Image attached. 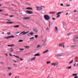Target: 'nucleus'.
I'll use <instances>...</instances> for the list:
<instances>
[{"label":"nucleus","instance_id":"obj_1","mask_svg":"<svg viewBox=\"0 0 78 78\" xmlns=\"http://www.w3.org/2000/svg\"><path fill=\"white\" fill-rule=\"evenodd\" d=\"M44 18L46 20H50V17H49V16L48 15H44Z\"/></svg>","mask_w":78,"mask_h":78},{"label":"nucleus","instance_id":"obj_2","mask_svg":"<svg viewBox=\"0 0 78 78\" xmlns=\"http://www.w3.org/2000/svg\"><path fill=\"white\" fill-rule=\"evenodd\" d=\"M36 57H33L29 59L28 61H35V59H36Z\"/></svg>","mask_w":78,"mask_h":78},{"label":"nucleus","instance_id":"obj_3","mask_svg":"<svg viewBox=\"0 0 78 78\" xmlns=\"http://www.w3.org/2000/svg\"><path fill=\"white\" fill-rule=\"evenodd\" d=\"M59 47H62L63 48H64V43H60L59 45Z\"/></svg>","mask_w":78,"mask_h":78},{"label":"nucleus","instance_id":"obj_4","mask_svg":"<svg viewBox=\"0 0 78 78\" xmlns=\"http://www.w3.org/2000/svg\"><path fill=\"white\" fill-rule=\"evenodd\" d=\"M29 32V31L25 32V31H23V32H22L21 33H20V34H21L22 35H25V34H27Z\"/></svg>","mask_w":78,"mask_h":78},{"label":"nucleus","instance_id":"obj_5","mask_svg":"<svg viewBox=\"0 0 78 78\" xmlns=\"http://www.w3.org/2000/svg\"><path fill=\"white\" fill-rule=\"evenodd\" d=\"M27 14H33V12H32L31 11H26Z\"/></svg>","mask_w":78,"mask_h":78},{"label":"nucleus","instance_id":"obj_6","mask_svg":"<svg viewBox=\"0 0 78 78\" xmlns=\"http://www.w3.org/2000/svg\"><path fill=\"white\" fill-rule=\"evenodd\" d=\"M7 50L9 51V52H12L13 51V49L12 48H9L7 49Z\"/></svg>","mask_w":78,"mask_h":78},{"label":"nucleus","instance_id":"obj_7","mask_svg":"<svg viewBox=\"0 0 78 78\" xmlns=\"http://www.w3.org/2000/svg\"><path fill=\"white\" fill-rule=\"evenodd\" d=\"M61 14V12H59L58 13H57V15H58V16H57L56 18H58V17H60V15L59 14Z\"/></svg>","mask_w":78,"mask_h":78},{"label":"nucleus","instance_id":"obj_8","mask_svg":"<svg viewBox=\"0 0 78 78\" xmlns=\"http://www.w3.org/2000/svg\"><path fill=\"white\" fill-rule=\"evenodd\" d=\"M42 8H45V7L44 6H41L39 7V10L40 11H41L42 9Z\"/></svg>","mask_w":78,"mask_h":78},{"label":"nucleus","instance_id":"obj_9","mask_svg":"<svg viewBox=\"0 0 78 78\" xmlns=\"http://www.w3.org/2000/svg\"><path fill=\"white\" fill-rule=\"evenodd\" d=\"M33 30L34 32H35V33H37V30L36 28H33Z\"/></svg>","mask_w":78,"mask_h":78},{"label":"nucleus","instance_id":"obj_10","mask_svg":"<svg viewBox=\"0 0 78 78\" xmlns=\"http://www.w3.org/2000/svg\"><path fill=\"white\" fill-rule=\"evenodd\" d=\"M30 17H25L24 18H23V20H28V19H30Z\"/></svg>","mask_w":78,"mask_h":78},{"label":"nucleus","instance_id":"obj_11","mask_svg":"<svg viewBox=\"0 0 78 78\" xmlns=\"http://www.w3.org/2000/svg\"><path fill=\"white\" fill-rule=\"evenodd\" d=\"M26 9L32 10V9H32V8H31V7H27V8H26Z\"/></svg>","mask_w":78,"mask_h":78},{"label":"nucleus","instance_id":"obj_12","mask_svg":"<svg viewBox=\"0 0 78 78\" xmlns=\"http://www.w3.org/2000/svg\"><path fill=\"white\" fill-rule=\"evenodd\" d=\"M13 56H15V58H18V59H19L20 58L19 56L17 55H13Z\"/></svg>","mask_w":78,"mask_h":78},{"label":"nucleus","instance_id":"obj_13","mask_svg":"<svg viewBox=\"0 0 78 78\" xmlns=\"http://www.w3.org/2000/svg\"><path fill=\"white\" fill-rule=\"evenodd\" d=\"M39 56V53L36 54L34 55V56Z\"/></svg>","mask_w":78,"mask_h":78},{"label":"nucleus","instance_id":"obj_14","mask_svg":"<svg viewBox=\"0 0 78 78\" xmlns=\"http://www.w3.org/2000/svg\"><path fill=\"white\" fill-rule=\"evenodd\" d=\"M24 47L26 48H27V49H28V48H30V46H24Z\"/></svg>","mask_w":78,"mask_h":78},{"label":"nucleus","instance_id":"obj_15","mask_svg":"<svg viewBox=\"0 0 78 78\" xmlns=\"http://www.w3.org/2000/svg\"><path fill=\"white\" fill-rule=\"evenodd\" d=\"M62 54H59L56 55V56H61Z\"/></svg>","mask_w":78,"mask_h":78},{"label":"nucleus","instance_id":"obj_16","mask_svg":"<svg viewBox=\"0 0 78 78\" xmlns=\"http://www.w3.org/2000/svg\"><path fill=\"white\" fill-rule=\"evenodd\" d=\"M55 32L56 33L58 32V27H55Z\"/></svg>","mask_w":78,"mask_h":78},{"label":"nucleus","instance_id":"obj_17","mask_svg":"<svg viewBox=\"0 0 78 78\" xmlns=\"http://www.w3.org/2000/svg\"><path fill=\"white\" fill-rule=\"evenodd\" d=\"M48 50H47L46 51L43 52V54L46 53H47V52H48Z\"/></svg>","mask_w":78,"mask_h":78},{"label":"nucleus","instance_id":"obj_18","mask_svg":"<svg viewBox=\"0 0 78 78\" xmlns=\"http://www.w3.org/2000/svg\"><path fill=\"white\" fill-rule=\"evenodd\" d=\"M36 8H37V11H39V7L36 6Z\"/></svg>","mask_w":78,"mask_h":78},{"label":"nucleus","instance_id":"obj_19","mask_svg":"<svg viewBox=\"0 0 78 78\" xmlns=\"http://www.w3.org/2000/svg\"><path fill=\"white\" fill-rule=\"evenodd\" d=\"M58 62H56L54 63L55 66H57V65H58Z\"/></svg>","mask_w":78,"mask_h":78},{"label":"nucleus","instance_id":"obj_20","mask_svg":"<svg viewBox=\"0 0 78 78\" xmlns=\"http://www.w3.org/2000/svg\"><path fill=\"white\" fill-rule=\"evenodd\" d=\"M19 27V25H16V26H14V28H18V27Z\"/></svg>","mask_w":78,"mask_h":78},{"label":"nucleus","instance_id":"obj_21","mask_svg":"<svg viewBox=\"0 0 78 78\" xmlns=\"http://www.w3.org/2000/svg\"><path fill=\"white\" fill-rule=\"evenodd\" d=\"M51 63V62L48 61V62H46L47 64H50Z\"/></svg>","mask_w":78,"mask_h":78},{"label":"nucleus","instance_id":"obj_22","mask_svg":"<svg viewBox=\"0 0 78 78\" xmlns=\"http://www.w3.org/2000/svg\"><path fill=\"white\" fill-rule=\"evenodd\" d=\"M30 35H31V36L33 35V34H34V33H33V32H31V33H30Z\"/></svg>","mask_w":78,"mask_h":78},{"label":"nucleus","instance_id":"obj_23","mask_svg":"<svg viewBox=\"0 0 78 78\" xmlns=\"http://www.w3.org/2000/svg\"><path fill=\"white\" fill-rule=\"evenodd\" d=\"M7 69H8V70H11V69H12V68L9 67H8Z\"/></svg>","mask_w":78,"mask_h":78},{"label":"nucleus","instance_id":"obj_24","mask_svg":"<svg viewBox=\"0 0 78 78\" xmlns=\"http://www.w3.org/2000/svg\"><path fill=\"white\" fill-rule=\"evenodd\" d=\"M13 66H14L15 67H17V65H16V64H14L13 65Z\"/></svg>","mask_w":78,"mask_h":78},{"label":"nucleus","instance_id":"obj_25","mask_svg":"<svg viewBox=\"0 0 78 78\" xmlns=\"http://www.w3.org/2000/svg\"><path fill=\"white\" fill-rule=\"evenodd\" d=\"M50 24H51V23H50V21H49V26L50 27Z\"/></svg>","mask_w":78,"mask_h":78},{"label":"nucleus","instance_id":"obj_26","mask_svg":"<svg viewBox=\"0 0 78 78\" xmlns=\"http://www.w3.org/2000/svg\"><path fill=\"white\" fill-rule=\"evenodd\" d=\"M73 76H76L77 75V74H73Z\"/></svg>","mask_w":78,"mask_h":78},{"label":"nucleus","instance_id":"obj_27","mask_svg":"<svg viewBox=\"0 0 78 78\" xmlns=\"http://www.w3.org/2000/svg\"><path fill=\"white\" fill-rule=\"evenodd\" d=\"M34 39V37H32L31 38H30L29 39L30 40H31V39Z\"/></svg>","mask_w":78,"mask_h":78},{"label":"nucleus","instance_id":"obj_28","mask_svg":"<svg viewBox=\"0 0 78 78\" xmlns=\"http://www.w3.org/2000/svg\"><path fill=\"white\" fill-rule=\"evenodd\" d=\"M19 50L21 51H23V50H24V49H22V48H20L19 49Z\"/></svg>","mask_w":78,"mask_h":78},{"label":"nucleus","instance_id":"obj_29","mask_svg":"<svg viewBox=\"0 0 78 78\" xmlns=\"http://www.w3.org/2000/svg\"><path fill=\"white\" fill-rule=\"evenodd\" d=\"M51 66H54V67L55 66V63H51Z\"/></svg>","mask_w":78,"mask_h":78},{"label":"nucleus","instance_id":"obj_30","mask_svg":"<svg viewBox=\"0 0 78 78\" xmlns=\"http://www.w3.org/2000/svg\"><path fill=\"white\" fill-rule=\"evenodd\" d=\"M71 47H75L76 46H75V45H72V46H71Z\"/></svg>","mask_w":78,"mask_h":78},{"label":"nucleus","instance_id":"obj_31","mask_svg":"<svg viewBox=\"0 0 78 78\" xmlns=\"http://www.w3.org/2000/svg\"><path fill=\"white\" fill-rule=\"evenodd\" d=\"M7 39H9V38H11V36H9L8 37H7Z\"/></svg>","mask_w":78,"mask_h":78},{"label":"nucleus","instance_id":"obj_32","mask_svg":"<svg viewBox=\"0 0 78 78\" xmlns=\"http://www.w3.org/2000/svg\"><path fill=\"white\" fill-rule=\"evenodd\" d=\"M14 45L13 44H11L10 45V47H14Z\"/></svg>","mask_w":78,"mask_h":78},{"label":"nucleus","instance_id":"obj_33","mask_svg":"<svg viewBox=\"0 0 78 78\" xmlns=\"http://www.w3.org/2000/svg\"><path fill=\"white\" fill-rule=\"evenodd\" d=\"M27 35L28 36V37H30V34H27Z\"/></svg>","mask_w":78,"mask_h":78},{"label":"nucleus","instance_id":"obj_34","mask_svg":"<svg viewBox=\"0 0 78 78\" xmlns=\"http://www.w3.org/2000/svg\"><path fill=\"white\" fill-rule=\"evenodd\" d=\"M37 37H38L37 35H35V38H37Z\"/></svg>","mask_w":78,"mask_h":78},{"label":"nucleus","instance_id":"obj_35","mask_svg":"<svg viewBox=\"0 0 78 78\" xmlns=\"http://www.w3.org/2000/svg\"><path fill=\"white\" fill-rule=\"evenodd\" d=\"M18 42H23V41L20 40L18 41Z\"/></svg>","mask_w":78,"mask_h":78},{"label":"nucleus","instance_id":"obj_36","mask_svg":"<svg viewBox=\"0 0 78 78\" xmlns=\"http://www.w3.org/2000/svg\"><path fill=\"white\" fill-rule=\"evenodd\" d=\"M73 60H72V61L69 63V64H72V62H73Z\"/></svg>","mask_w":78,"mask_h":78},{"label":"nucleus","instance_id":"obj_37","mask_svg":"<svg viewBox=\"0 0 78 78\" xmlns=\"http://www.w3.org/2000/svg\"><path fill=\"white\" fill-rule=\"evenodd\" d=\"M70 34H71V33H69L67 34V36H69V35H70Z\"/></svg>","mask_w":78,"mask_h":78},{"label":"nucleus","instance_id":"obj_38","mask_svg":"<svg viewBox=\"0 0 78 78\" xmlns=\"http://www.w3.org/2000/svg\"><path fill=\"white\" fill-rule=\"evenodd\" d=\"M12 75V73H10L9 74V76H11V75Z\"/></svg>","mask_w":78,"mask_h":78},{"label":"nucleus","instance_id":"obj_39","mask_svg":"<svg viewBox=\"0 0 78 78\" xmlns=\"http://www.w3.org/2000/svg\"><path fill=\"white\" fill-rule=\"evenodd\" d=\"M72 68V67L71 66H69V67H68V69H71Z\"/></svg>","mask_w":78,"mask_h":78},{"label":"nucleus","instance_id":"obj_40","mask_svg":"<svg viewBox=\"0 0 78 78\" xmlns=\"http://www.w3.org/2000/svg\"><path fill=\"white\" fill-rule=\"evenodd\" d=\"M20 61H23V59H22V58H20Z\"/></svg>","mask_w":78,"mask_h":78},{"label":"nucleus","instance_id":"obj_41","mask_svg":"<svg viewBox=\"0 0 78 78\" xmlns=\"http://www.w3.org/2000/svg\"><path fill=\"white\" fill-rule=\"evenodd\" d=\"M15 37V36H14L12 35V36H10V37Z\"/></svg>","mask_w":78,"mask_h":78},{"label":"nucleus","instance_id":"obj_42","mask_svg":"<svg viewBox=\"0 0 78 78\" xmlns=\"http://www.w3.org/2000/svg\"><path fill=\"white\" fill-rule=\"evenodd\" d=\"M50 14H53V13H54V12H49Z\"/></svg>","mask_w":78,"mask_h":78},{"label":"nucleus","instance_id":"obj_43","mask_svg":"<svg viewBox=\"0 0 78 78\" xmlns=\"http://www.w3.org/2000/svg\"><path fill=\"white\" fill-rule=\"evenodd\" d=\"M11 34V33L10 32H8L7 33V34H8V35H9V34Z\"/></svg>","mask_w":78,"mask_h":78},{"label":"nucleus","instance_id":"obj_44","mask_svg":"<svg viewBox=\"0 0 78 78\" xmlns=\"http://www.w3.org/2000/svg\"><path fill=\"white\" fill-rule=\"evenodd\" d=\"M60 5L62 6H64V5H63V4H61Z\"/></svg>","mask_w":78,"mask_h":78},{"label":"nucleus","instance_id":"obj_45","mask_svg":"<svg viewBox=\"0 0 78 78\" xmlns=\"http://www.w3.org/2000/svg\"><path fill=\"white\" fill-rule=\"evenodd\" d=\"M10 16V17H14V16L13 15H12L11 16Z\"/></svg>","mask_w":78,"mask_h":78},{"label":"nucleus","instance_id":"obj_46","mask_svg":"<svg viewBox=\"0 0 78 78\" xmlns=\"http://www.w3.org/2000/svg\"><path fill=\"white\" fill-rule=\"evenodd\" d=\"M52 19L53 20H55L56 19H55V18H52Z\"/></svg>","mask_w":78,"mask_h":78},{"label":"nucleus","instance_id":"obj_47","mask_svg":"<svg viewBox=\"0 0 78 78\" xmlns=\"http://www.w3.org/2000/svg\"><path fill=\"white\" fill-rule=\"evenodd\" d=\"M70 6V5H66V6Z\"/></svg>","mask_w":78,"mask_h":78},{"label":"nucleus","instance_id":"obj_48","mask_svg":"<svg viewBox=\"0 0 78 78\" xmlns=\"http://www.w3.org/2000/svg\"><path fill=\"white\" fill-rule=\"evenodd\" d=\"M66 69H69V67H66Z\"/></svg>","mask_w":78,"mask_h":78},{"label":"nucleus","instance_id":"obj_49","mask_svg":"<svg viewBox=\"0 0 78 78\" xmlns=\"http://www.w3.org/2000/svg\"><path fill=\"white\" fill-rule=\"evenodd\" d=\"M0 64H4V63L3 62H0Z\"/></svg>","mask_w":78,"mask_h":78},{"label":"nucleus","instance_id":"obj_50","mask_svg":"<svg viewBox=\"0 0 78 78\" xmlns=\"http://www.w3.org/2000/svg\"><path fill=\"white\" fill-rule=\"evenodd\" d=\"M6 23L9 24V22H6Z\"/></svg>","mask_w":78,"mask_h":78},{"label":"nucleus","instance_id":"obj_51","mask_svg":"<svg viewBox=\"0 0 78 78\" xmlns=\"http://www.w3.org/2000/svg\"><path fill=\"white\" fill-rule=\"evenodd\" d=\"M38 47H39V45H38L37 46V48H38Z\"/></svg>","mask_w":78,"mask_h":78},{"label":"nucleus","instance_id":"obj_52","mask_svg":"<svg viewBox=\"0 0 78 78\" xmlns=\"http://www.w3.org/2000/svg\"><path fill=\"white\" fill-rule=\"evenodd\" d=\"M77 11L76 10H74V12H76Z\"/></svg>","mask_w":78,"mask_h":78},{"label":"nucleus","instance_id":"obj_53","mask_svg":"<svg viewBox=\"0 0 78 78\" xmlns=\"http://www.w3.org/2000/svg\"><path fill=\"white\" fill-rule=\"evenodd\" d=\"M7 46H8V47H11V45H7Z\"/></svg>","mask_w":78,"mask_h":78},{"label":"nucleus","instance_id":"obj_54","mask_svg":"<svg viewBox=\"0 0 78 78\" xmlns=\"http://www.w3.org/2000/svg\"><path fill=\"white\" fill-rule=\"evenodd\" d=\"M4 55H6V56H8V55L6 54H5Z\"/></svg>","mask_w":78,"mask_h":78},{"label":"nucleus","instance_id":"obj_55","mask_svg":"<svg viewBox=\"0 0 78 78\" xmlns=\"http://www.w3.org/2000/svg\"><path fill=\"white\" fill-rule=\"evenodd\" d=\"M9 23H10V24L12 23V22H9Z\"/></svg>","mask_w":78,"mask_h":78},{"label":"nucleus","instance_id":"obj_56","mask_svg":"<svg viewBox=\"0 0 78 78\" xmlns=\"http://www.w3.org/2000/svg\"><path fill=\"white\" fill-rule=\"evenodd\" d=\"M76 66V63H75L73 65V66Z\"/></svg>","mask_w":78,"mask_h":78},{"label":"nucleus","instance_id":"obj_57","mask_svg":"<svg viewBox=\"0 0 78 78\" xmlns=\"http://www.w3.org/2000/svg\"><path fill=\"white\" fill-rule=\"evenodd\" d=\"M74 78H78V76H75V77H74Z\"/></svg>","mask_w":78,"mask_h":78},{"label":"nucleus","instance_id":"obj_58","mask_svg":"<svg viewBox=\"0 0 78 78\" xmlns=\"http://www.w3.org/2000/svg\"><path fill=\"white\" fill-rule=\"evenodd\" d=\"M13 61H14V62L16 63V61L15 60H13Z\"/></svg>","mask_w":78,"mask_h":78},{"label":"nucleus","instance_id":"obj_59","mask_svg":"<svg viewBox=\"0 0 78 78\" xmlns=\"http://www.w3.org/2000/svg\"><path fill=\"white\" fill-rule=\"evenodd\" d=\"M9 56H12V55H11V54H9Z\"/></svg>","mask_w":78,"mask_h":78},{"label":"nucleus","instance_id":"obj_60","mask_svg":"<svg viewBox=\"0 0 78 78\" xmlns=\"http://www.w3.org/2000/svg\"><path fill=\"white\" fill-rule=\"evenodd\" d=\"M78 37H76V39H78Z\"/></svg>","mask_w":78,"mask_h":78},{"label":"nucleus","instance_id":"obj_61","mask_svg":"<svg viewBox=\"0 0 78 78\" xmlns=\"http://www.w3.org/2000/svg\"><path fill=\"white\" fill-rule=\"evenodd\" d=\"M68 13H67L66 14V16L67 15H68Z\"/></svg>","mask_w":78,"mask_h":78},{"label":"nucleus","instance_id":"obj_62","mask_svg":"<svg viewBox=\"0 0 78 78\" xmlns=\"http://www.w3.org/2000/svg\"><path fill=\"white\" fill-rule=\"evenodd\" d=\"M16 33V34H18L19 33V32H17Z\"/></svg>","mask_w":78,"mask_h":78},{"label":"nucleus","instance_id":"obj_63","mask_svg":"<svg viewBox=\"0 0 78 78\" xmlns=\"http://www.w3.org/2000/svg\"><path fill=\"white\" fill-rule=\"evenodd\" d=\"M47 30H48V27L47 28Z\"/></svg>","mask_w":78,"mask_h":78},{"label":"nucleus","instance_id":"obj_64","mask_svg":"<svg viewBox=\"0 0 78 78\" xmlns=\"http://www.w3.org/2000/svg\"><path fill=\"white\" fill-rule=\"evenodd\" d=\"M2 10L0 9V12H2Z\"/></svg>","mask_w":78,"mask_h":78}]
</instances>
